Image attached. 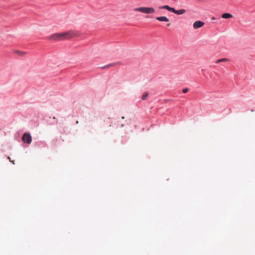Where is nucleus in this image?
<instances>
[{"instance_id": "obj_1", "label": "nucleus", "mask_w": 255, "mask_h": 255, "mask_svg": "<svg viewBox=\"0 0 255 255\" xmlns=\"http://www.w3.org/2000/svg\"><path fill=\"white\" fill-rule=\"evenodd\" d=\"M58 35L59 41L70 39L77 37L79 35L78 32L75 30H69L62 33H58Z\"/></svg>"}, {"instance_id": "obj_2", "label": "nucleus", "mask_w": 255, "mask_h": 255, "mask_svg": "<svg viewBox=\"0 0 255 255\" xmlns=\"http://www.w3.org/2000/svg\"><path fill=\"white\" fill-rule=\"evenodd\" d=\"M159 8L160 9H167L168 11H172L173 13L178 14V15H181L185 13L186 12V10L184 9H181L180 10H176L174 8L169 6L167 5H163L159 6Z\"/></svg>"}, {"instance_id": "obj_3", "label": "nucleus", "mask_w": 255, "mask_h": 255, "mask_svg": "<svg viewBox=\"0 0 255 255\" xmlns=\"http://www.w3.org/2000/svg\"><path fill=\"white\" fill-rule=\"evenodd\" d=\"M134 10L139 11L145 14H151L155 12V9L153 7H139L134 8Z\"/></svg>"}, {"instance_id": "obj_4", "label": "nucleus", "mask_w": 255, "mask_h": 255, "mask_svg": "<svg viewBox=\"0 0 255 255\" xmlns=\"http://www.w3.org/2000/svg\"><path fill=\"white\" fill-rule=\"evenodd\" d=\"M22 140L24 143L30 144L32 141V137L29 133H24L22 135Z\"/></svg>"}, {"instance_id": "obj_5", "label": "nucleus", "mask_w": 255, "mask_h": 255, "mask_svg": "<svg viewBox=\"0 0 255 255\" xmlns=\"http://www.w3.org/2000/svg\"><path fill=\"white\" fill-rule=\"evenodd\" d=\"M204 25V22L198 20L194 22L193 26L195 29L202 27Z\"/></svg>"}, {"instance_id": "obj_6", "label": "nucleus", "mask_w": 255, "mask_h": 255, "mask_svg": "<svg viewBox=\"0 0 255 255\" xmlns=\"http://www.w3.org/2000/svg\"><path fill=\"white\" fill-rule=\"evenodd\" d=\"M58 33H54L48 37V39L54 41H59Z\"/></svg>"}, {"instance_id": "obj_7", "label": "nucleus", "mask_w": 255, "mask_h": 255, "mask_svg": "<svg viewBox=\"0 0 255 255\" xmlns=\"http://www.w3.org/2000/svg\"><path fill=\"white\" fill-rule=\"evenodd\" d=\"M156 19L159 21H165V22H169V19L166 16H158L156 18Z\"/></svg>"}, {"instance_id": "obj_8", "label": "nucleus", "mask_w": 255, "mask_h": 255, "mask_svg": "<svg viewBox=\"0 0 255 255\" xmlns=\"http://www.w3.org/2000/svg\"><path fill=\"white\" fill-rule=\"evenodd\" d=\"M233 15L229 13H225L222 15V17L225 19H228L233 17Z\"/></svg>"}, {"instance_id": "obj_9", "label": "nucleus", "mask_w": 255, "mask_h": 255, "mask_svg": "<svg viewBox=\"0 0 255 255\" xmlns=\"http://www.w3.org/2000/svg\"><path fill=\"white\" fill-rule=\"evenodd\" d=\"M14 53L20 56H24L26 54V52L19 50H14Z\"/></svg>"}, {"instance_id": "obj_10", "label": "nucleus", "mask_w": 255, "mask_h": 255, "mask_svg": "<svg viewBox=\"0 0 255 255\" xmlns=\"http://www.w3.org/2000/svg\"><path fill=\"white\" fill-rule=\"evenodd\" d=\"M228 61H229V59L224 58H222V59L217 60L216 61V63L218 64V63H219L222 62H228Z\"/></svg>"}, {"instance_id": "obj_11", "label": "nucleus", "mask_w": 255, "mask_h": 255, "mask_svg": "<svg viewBox=\"0 0 255 255\" xmlns=\"http://www.w3.org/2000/svg\"><path fill=\"white\" fill-rule=\"evenodd\" d=\"M148 95V93H146V92L144 93L143 94L142 96V99L143 100H146Z\"/></svg>"}, {"instance_id": "obj_12", "label": "nucleus", "mask_w": 255, "mask_h": 255, "mask_svg": "<svg viewBox=\"0 0 255 255\" xmlns=\"http://www.w3.org/2000/svg\"><path fill=\"white\" fill-rule=\"evenodd\" d=\"M188 91V89H187V88H185V89H183V93H186Z\"/></svg>"}, {"instance_id": "obj_13", "label": "nucleus", "mask_w": 255, "mask_h": 255, "mask_svg": "<svg viewBox=\"0 0 255 255\" xmlns=\"http://www.w3.org/2000/svg\"><path fill=\"white\" fill-rule=\"evenodd\" d=\"M211 19H212V20H215V17H212L211 18Z\"/></svg>"}, {"instance_id": "obj_14", "label": "nucleus", "mask_w": 255, "mask_h": 255, "mask_svg": "<svg viewBox=\"0 0 255 255\" xmlns=\"http://www.w3.org/2000/svg\"><path fill=\"white\" fill-rule=\"evenodd\" d=\"M112 65H107V67H110V66H111Z\"/></svg>"}, {"instance_id": "obj_15", "label": "nucleus", "mask_w": 255, "mask_h": 255, "mask_svg": "<svg viewBox=\"0 0 255 255\" xmlns=\"http://www.w3.org/2000/svg\"><path fill=\"white\" fill-rule=\"evenodd\" d=\"M170 23H168V24H167V26H170Z\"/></svg>"}, {"instance_id": "obj_16", "label": "nucleus", "mask_w": 255, "mask_h": 255, "mask_svg": "<svg viewBox=\"0 0 255 255\" xmlns=\"http://www.w3.org/2000/svg\"><path fill=\"white\" fill-rule=\"evenodd\" d=\"M122 119H125V117H122Z\"/></svg>"}]
</instances>
